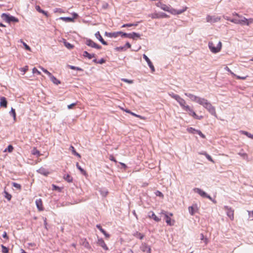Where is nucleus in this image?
Listing matches in <instances>:
<instances>
[{"mask_svg":"<svg viewBox=\"0 0 253 253\" xmlns=\"http://www.w3.org/2000/svg\"><path fill=\"white\" fill-rule=\"evenodd\" d=\"M185 95L188 97L191 101L203 106L210 113L216 117L217 115L215 107L207 99L191 93H185Z\"/></svg>","mask_w":253,"mask_h":253,"instance_id":"obj_1","label":"nucleus"},{"mask_svg":"<svg viewBox=\"0 0 253 253\" xmlns=\"http://www.w3.org/2000/svg\"><path fill=\"white\" fill-rule=\"evenodd\" d=\"M169 96L176 100L182 108L184 110L185 107H187L188 105L186 104V102L183 98L177 94H175L173 93H169Z\"/></svg>","mask_w":253,"mask_h":253,"instance_id":"obj_2","label":"nucleus"},{"mask_svg":"<svg viewBox=\"0 0 253 253\" xmlns=\"http://www.w3.org/2000/svg\"><path fill=\"white\" fill-rule=\"evenodd\" d=\"M209 47L212 53H216L220 51L222 47V43L220 41H219L217 46L215 47L214 43L212 42H209Z\"/></svg>","mask_w":253,"mask_h":253,"instance_id":"obj_3","label":"nucleus"},{"mask_svg":"<svg viewBox=\"0 0 253 253\" xmlns=\"http://www.w3.org/2000/svg\"><path fill=\"white\" fill-rule=\"evenodd\" d=\"M184 110L187 112L189 115L193 117L194 119L201 120L203 118V116H198L193 109H192L189 105L185 107Z\"/></svg>","mask_w":253,"mask_h":253,"instance_id":"obj_4","label":"nucleus"},{"mask_svg":"<svg viewBox=\"0 0 253 253\" xmlns=\"http://www.w3.org/2000/svg\"><path fill=\"white\" fill-rule=\"evenodd\" d=\"M1 18L4 21H5V22H6L7 23H10L11 22H19V20L18 18H17L14 16L9 15L8 14H5V13L2 14Z\"/></svg>","mask_w":253,"mask_h":253,"instance_id":"obj_5","label":"nucleus"},{"mask_svg":"<svg viewBox=\"0 0 253 253\" xmlns=\"http://www.w3.org/2000/svg\"><path fill=\"white\" fill-rule=\"evenodd\" d=\"M240 18V19H237L236 18L232 19V20H230V22L234 23L236 24H241V25H247L248 22V19H247L245 17L242 16V15H240V16L239 17Z\"/></svg>","mask_w":253,"mask_h":253,"instance_id":"obj_6","label":"nucleus"},{"mask_svg":"<svg viewBox=\"0 0 253 253\" xmlns=\"http://www.w3.org/2000/svg\"><path fill=\"white\" fill-rule=\"evenodd\" d=\"M194 191L199 194L201 197L207 198L211 201H212L214 203H216V201L212 200V198L208 195L205 192L198 188H195L193 189Z\"/></svg>","mask_w":253,"mask_h":253,"instance_id":"obj_7","label":"nucleus"},{"mask_svg":"<svg viewBox=\"0 0 253 253\" xmlns=\"http://www.w3.org/2000/svg\"><path fill=\"white\" fill-rule=\"evenodd\" d=\"M149 17H150L152 19H160L163 18H168L169 16L165 13H157L155 12L153 13H151L149 14Z\"/></svg>","mask_w":253,"mask_h":253,"instance_id":"obj_8","label":"nucleus"},{"mask_svg":"<svg viewBox=\"0 0 253 253\" xmlns=\"http://www.w3.org/2000/svg\"><path fill=\"white\" fill-rule=\"evenodd\" d=\"M224 210L226 211L227 215L231 220H233L234 219V210L231 207L228 206H224Z\"/></svg>","mask_w":253,"mask_h":253,"instance_id":"obj_9","label":"nucleus"},{"mask_svg":"<svg viewBox=\"0 0 253 253\" xmlns=\"http://www.w3.org/2000/svg\"><path fill=\"white\" fill-rule=\"evenodd\" d=\"M86 45H87L89 46H90L91 47H94L96 49H100L101 48V46L94 42L93 41H91V40H87L86 42Z\"/></svg>","mask_w":253,"mask_h":253,"instance_id":"obj_10","label":"nucleus"},{"mask_svg":"<svg viewBox=\"0 0 253 253\" xmlns=\"http://www.w3.org/2000/svg\"><path fill=\"white\" fill-rule=\"evenodd\" d=\"M189 212L191 215H193L199 210V208L197 204H193L188 208Z\"/></svg>","mask_w":253,"mask_h":253,"instance_id":"obj_11","label":"nucleus"},{"mask_svg":"<svg viewBox=\"0 0 253 253\" xmlns=\"http://www.w3.org/2000/svg\"><path fill=\"white\" fill-rule=\"evenodd\" d=\"M73 17H61L59 19L66 22H74V19L78 16V14L76 13H73Z\"/></svg>","mask_w":253,"mask_h":253,"instance_id":"obj_12","label":"nucleus"},{"mask_svg":"<svg viewBox=\"0 0 253 253\" xmlns=\"http://www.w3.org/2000/svg\"><path fill=\"white\" fill-rule=\"evenodd\" d=\"M162 213H163L165 215L166 223L169 226L173 225L175 222L174 220L171 219L169 215H168L167 213L163 212H162Z\"/></svg>","mask_w":253,"mask_h":253,"instance_id":"obj_13","label":"nucleus"},{"mask_svg":"<svg viewBox=\"0 0 253 253\" xmlns=\"http://www.w3.org/2000/svg\"><path fill=\"white\" fill-rule=\"evenodd\" d=\"M206 20L208 22L215 23L219 21L220 20V18L218 17H215L210 15H208L206 17Z\"/></svg>","mask_w":253,"mask_h":253,"instance_id":"obj_14","label":"nucleus"},{"mask_svg":"<svg viewBox=\"0 0 253 253\" xmlns=\"http://www.w3.org/2000/svg\"><path fill=\"white\" fill-rule=\"evenodd\" d=\"M143 57L145 60V61L147 62L148 66L151 69L152 72H155V70L154 66H153L152 63L151 62V61L149 59V58L145 54L143 55Z\"/></svg>","mask_w":253,"mask_h":253,"instance_id":"obj_15","label":"nucleus"},{"mask_svg":"<svg viewBox=\"0 0 253 253\" xmlns=\"http://www.w3.org/2000/svg\"><path fill=\"white\" fill-rule=\"evenodd\" d=\"M186 9H187L186 7H185V8H184L183 9H182L181 10H177L173 8H171V9L169 8V10L168 11V12H169L171 14H174V15L180 14H181L182 13H183V12L185 11L186 10Z\"/></svg>","mask_w":253,"mask_h":253,"instance_id":"obj_16","label":"nucleus"},{"mask_svg":"<svg viewBox=\"0 0 253 253\" xmlns=\"http://www.w3.org/2000/svg\"><path fill=\"white\" fill-rule=\"evenodd\" d=\"M97 244L101 247L105 251L108 250V248L106 244H105L104 241L102 238H99L98 239Z\"/></svg>","mask_w":253,"mask_h":253,"instance_id":"obj_17","label":"nucleus"},{"mask_svg":"<svg viewBox=\"0 0 253 253\" xmlns=\"http://www.w3.org/2000/svg\"><path fill=\"white\" fill-rule=\"evenodd\" d=\"M0 106L4 108L7 107V101L5 97H0Z\"/></svg>","mask_w":253,"mask_h":253,"instance_id":"obj_18","label":"nucleus"},{"mask_svg":"<svg viewBox=\"0 0 253 253\" xmlns=\"http://www.w3.org/2000/svg\"><path fill=\"white\" fill-rule=\"evenodd\" d=\"M120 31L111 33L105 32V35L110 38H117L118 36H120Z\"/></svg>","mask_w":253,"mask_h":253,"instance_id":"obj_19","label":"nucleus"},{"mask_svg":"<svg viewBox=\"0 0 253 253\" xmlns=\"http://www.w3.org/2000/svg\"><path fill=\"white\" fill-rule=\"evenodd\" d=\"M140 249L143 252L146 253H151V248L149 246H147L146 244H142Z\"/></svg>","mask_w":253,"mask_h":253,"instance_id":"obj_20","label":"nucleus"},{"mask_svg":"<svg viewBox=\"0 0 253 253\" xmlns=\"http://www.w3.org/2000/svg\"><path fill=\"white\" fill-rule=\"evenodd\" d=\"M38 172L44 176H47L49 174V172L46 169L41 167L38 170Z\"/></svg>","mask_w":253,"mask_h":253,"instance_id":"obj_21","label":"nucleus"},{"mask_svg":"<svg viewBox=\"0 0 253 253\" xmlns=\"http://www.w3.org/2000/svg\"><path fill=\"white\" fill-rule=\"evenodd\" d=\"M36 206H37L38 209H39V210L40 211H42L43 210V208L42 206V199H39L36 200Z\"/></svg>","mask_w":253,"mask_h":253,"instance_id":"obj_22","label":"nucleus"},{"mask_svg":"<svg viewBox=\"0 0 253 253\" xmlns=\"http://www.w3.org/2000/svg\"><path fill=\"white\" fill-rule=\"evenodd\" d=\"M95 36L103 44L107 45V42L103 40L99 31L95 33Z\"/></svg>","mask_w":253,"mask_h":253,"instance_id":"obj_23","label":"nucleus"},{"mask_svg":"<svg viewBox=\"0 0 253 253\" xmlns=\"http://www.w3.org/2000/svg\"><path fill=\"white\" fill-rule=\"evenodd\" d=\"M148 217L149 218L153 219L155 221L159 222L160 221V218L158 217L153 211H150L149 212Z\"/></svg>","mask_w":253,"mask_h":253,"instance_id":"obj_24","label":"nucleus"},{"mask_svg":"<svg viewBox=\"0 0 253 253\" xmlns=\"http://www.w3.org/2000/svg\"><path fill=\"white\" fill-rule=\"evenodd\" d=\"M51 81L52 82V83L55 84H59L61 83L60 81H59L56 77H55L54 76L51 75V76L49 77Z\"/></svg>","mask_w":253,"mask_h":253,"instance_id":"obj_25","label":"nucleus"},{"mask_svg":"<svg viewBox=\"0 0 253 253\" xmlns=\"http://www.w3.org/2000/svg\"><path fill=\"white\" fill-rule=\"evenodd\" d=\"M201 155H204L205 156V157L207 158V159L211 161V162H212V163H214V161L213 160V159H212V158L211 157V156L210 155H209L208 153H207L206 152H202V153H200Z\"/></svg>","mask_w":253,"mask_h":253,"instance_id":"obj_26","label":"nucleus"},{"mask_svg":"<svg viewBox=\"0 0 253 253\" xmlns=\"http://www.w3.org/2000/svg\"><path fill=\"white\" fill-rule=\"evenodd\" d=\"M83 56L84 57H87L89 59H91L94 57V54H90L86 51H84L83 52Z\"/></svg>","mask_w":253,"mask_h":253,"instance_id":"obj_27","label":"nucleus"},{"mask_svg":"<svg viewBox=\"0 0 253 253\" xmlns=\"http://www.w3.org/2000/svg\"><path fill=\"white\" fill-rule=\"evenodd\" d=\"M77 168L78 169L81 171V172L84 175H87V173L85 170H84L83 169L81 168V167L79 165V163H77L76 164Z\"/></svg>","mask_w":253,"mask_h":253,"instance_id":"obj_28","label":"nucleus"},{"mask_svg":"<svg viewBox=\"0 0 253 253\" xmlns=\"http://www.w3.org/2000/svg\"><path fill=\"white\" fill-rule=\"evenodd\" d=\"M32 154L34 155H37L38 157L41 156V154L40 151L37 149L36 148L34 147L32 151Z\"/></svg>","mask_w":253,"mask_h":253,"instance_id":"obj_29","label":"nucleus"},{"mask_svg":"<svg viewBox=\"0 0 253 253\" xmlns=\"http://www.w3.org/2000/svg\"><path fill=\"white\" fill-rule=\"evenodd\" d=\"M190 129L193 130V131H195L197 133H198L203 138H206V136L200 130H196L192 127H190Z\"/></svg>","mask_w":253,"mask_h":253,"instance_id":"obj_30","label":"nucleus"},{"mask_svg":"<svg viewBox=\"0 0 253 253\" xmlns=\"http://www.w3.org/2000/svg\"><path fill=\"white\" fill-rule=\"evenodd\" d=\"M64 179L68 182H72L73 181V178L68 174L64 176Z\"/></svg>","mask_w":253,"mask_h":253,"instance_id":"obj_31","label":"nucleus"},{"mask_svg":"<svg viewBox=\"0 0 253 253\" xmlns=\"http://www.w3.org/2000/svg\"><path fill=\"white\" fill-rule=\"evenodd\" d=\"M9 114L11 115L13 118V120L14 121H16V114L15 112V110L13 108H11L10 111L9 112Z\"/></svg>","mask_w":253,"mask_h":253,"instance_id":"obj_32","label":"nucleus"},{"mask_svg":"<svg viewBox=\"0 0 253 253\" xmlns=\"http://www.w3.org/2000/svg\"><path fill=\"white\" fill-rule=\"evenodd\" d=\"M70 148L71 150L72 153L74 155L77 156V157H78L80 158L81 157L80 154L76 152L75 148L73 146H71Z\"/></svg>","mask_w":253,"mask_h":253,"instance_id":"obj_33","label":"nucleus"},{"mask_svg":"<svg viewBox=\"0 0 253 253\" xmlns=\"http://www.w3.org/2000/svg\"><path fill=\"white\" fill-rule=\"evenodd\" d=\"M130 35L132 37L131 38H129V39H132L133 40L136 39V38H139L140 36L139 34L133 32L132 33H130Z\"/></svg>","mask_w":253,"mask_h":253,"instance_id":"obj_34","label":"nucleus"},{"mask_svg":"<svg viewBox=\"0 0 253 253\" xmlns=\"http://www.w3.org/2000/svg\"><path fill=\"white\" fill-rule=\"evenodd\" d=\"M200 236H201V240L203 241V242H204L205 244L206 245H207L209 242V241H208V239L206 237H205L203 234H201L200 235Z\"/></svg>","mask_w":253,"mask_h":253,"instance_id":"obj_35","label":"nucleus"},{"mask_svg":"<svg viewBox=\"0 0 253 253\" xmlns=\"http://www.w3.org/2000/svg\"><path fill=\"white\" fill-rule=\"evenodd\" d=\"M120 33H121V34H120V36L122 37H127L128 38L132 37L130 35V33L127 34V33H124L121 31H120Z\"/></svg>","mask_w":253,"mask_h":253,"instance_id":"obj_36","label":"nucleus"},{"mask_svg":"<svg viewBox=\"0 0 253 253\" xmlns=\"http://www.w3.org/2000/svg\"><path fill=\"white\" fill-rule=\"evenodd\" d=\"M161 8L162 9H163V10L164 11H168L169 10V6H168L166 4H163Z\"/></svg>","mask_w":253,"mask_h":253,"instance_id":"obj_37","label":"nucleus"},{"mask_svg":"<svg viewBox=\"0 0 253 253\" xmlns=\"http://www.w3.org/2000/svg\"><path fill=\"white\" fill-rule=\"evenodd\" d=\"M240 132H241V133H242V134H243L244 135H246L248 137H250L251 138H253V135L251 134V133H249L248 132L246 131H243V130H241Z\"/></svg>","mask_w":253,"mask_h":253,"instance_id":"obj_38","label":"nucleus"},{"mask_svg":"<svg viewBox=\"0 0 253 253\" xmlns=\"http://www.w3.org/2000/svg\"><path fill=\"white\" fill-rule=\"evenodd\" d=\"M130 114H131V115H132L133 116H135V117H136L137 118H139L141 120H145V118L144 117H143V116H140V115H137V114H135V113H133L132 112H131Z\"/></svg>","mask_w":253,"mask_h":253,"instance_id":"obj_39","label":"nucleus"},{"mask_svg":"<svg viewBox=\"0 0 253 253\" xmlns=\"http://www.w3.org/2000/svg\"><path fill=\"white\" fill-rule=\"evenodd\" d=\"M134 236L141 240L144 238V235L139 232H136Z\"/></svg>","mask_w":253,"mask_h":253,"instance_id":"obj_40","label":"nucleus"},{"mask_svg":"<svg viewBox=\"0 0 253 253\" xmlns=\"http://www.w3.org/2000/svg\"><path fill=\"white\" fill-rule=\"evenodd\" d=\"M12 186L13 187H14L15 188H17L18 190H21V185L20 184L15 183V182H13L12 183Z\"/></svg>","mask_w":253,"mask_h":253,"instance_id":"obj_41","label":"nucleus"},{"mask_svg":"<svg viewBox=\"0 0 253 253\" xmlns=\"http://www.w3.org/2000/svg\"><path fill=\"white\" fill-rule=\"evenodd\" d=\"M1 247L2 248V252L3 253H8L9 250L7 248L3 246V245H1Z\"/></svg>","mask_w":253,"mask_h":253,"instance_id":"obj_42","label":"nucleus"},{"mask_svg":"<svg viewBox=\"0 0 253 253\" xmlns=\"http://www.w3.org/2000/svg\"><path fill=\"white\" fill-rule=\"evenodd\" d=\"M137 25H138L137 23H136V24H125L122 26V27H130L131 26H137Z\"/></svg>","mask_w":253,"mask_h":253,"instance_id":"obj_43","label":"nucleus"},{"mask_svg":"<svg viewBox=\"0 0 253 253\" xmlns=\"http://www.w3.org/2000/svg\"><path fill=\"white\" fill-rule=\"evenodd\" d=\"M20 42H22L23 43V45L24 46V47L26 50H27L28 51L31 50V49L30 47V46L29 45H28L25 42H24L22 40H21Z\"/></svg>","mask_w":253,"mask_h":253,"instance_id":"obj_44","label":"nucleus"},{"mask_svg":"<svg viewBox=\"0 0 253 253\" xmlns=\"http://www.w3.org/2000/svg\"><path fill=\"white\" fill-rule=\"evenodd\" d=\"M64 45L66 47H67L69 49H72L73 47V45H72L71 43L66 42H64Z\"/></svg>","mask_w":253,"mask_h":253,"instance_id":"obj_45","label":"nucleus"},{"mask_svg":"<svg viewBox=\"0 0 253 253\" xmlns=\"http://www.w3.org/2000/svg\"><path fill=\"white\" fill-rule=\"evenodd\" d=\"M13 147L12 145H9L8 146L7 148L4 151L5 152L8 151L9 152H11L13 151Z\"/></svg>","mask_w":253,"mask_h":253,"instance_id":"obj_46","label":"nucleus"},{"mask_svg":"<svg viewBox=\"0 0 253 253\" xmlns=\"http://www.w3.org/2000/svg\"><path fill=\"white\" fill-rule=\"evenodd\" d=\"M32 72L33 74H37L39 75H41V73L35 67L33 69Z\"/></svg>","mask_w":253,"mask_h":253,"instance_id":"obj_47","label":"nucleus"},{"mask_svg":"<svg viewBox=\"0 0 253 253\" xmlns=\"http://www.w3.org/2000/svg\"><path fill=\"white\" fill-rule=\"evenodd\" d=\"M69 68L72 70H76L77 71H82V69L81 68L78 67H75L74 66L70 65Z\"/></svg>","mask_w":253,"mask_h":253,"instance_id":"obj_48","label":"nucleus"},{"mask_svg":"<svg viewBox=\"0 0 253 253\" xmlns=\"http://www.w3.org/2000/svg\"><path fill=\"white\" fill-rule=\"evenodd\" d=\"M155 194L157 196H159V197H162V198H163L164 197V195L163 194V193L160 192V191H157L156 192H155Z\"/></svg>","mask_w":253,"mask_h":253,"instance_id":"obj_49","label":"nucleus"},{"mask_svg":"<svg viewBox=\"0 0 253 253\" xmlns=\"http://www.w3.org/2000/svg\"><path fill=\"white\" fill-rule=\"evenodd\" d=\"M5 197L8 200H10L11 199V195L9 194H8L7 192H5Z\"/></svg>","mask_w":253,"mask_h":253,"instance_id":"obj_50","label":"nucleus"},{"mask_svg":"<svg viewBox=\"0 0 253 253\" xmlns=\"http://www.w3.org/2000/svg\"><path fill=\"white\" fill-rule=\"evenodd\" d=\"M234 77H235L237 79H240V80H245L246 79V78L248 77V76H245V77H241V76H237L236 75V76H234Z\"/></svg>","mask_w":253,"mask_h":253,"instance_id":"obj_51","label":"nucleus"},{"mask_svg":"<svg viewBox=\"0 0 253 253\" xmlns=\"http://www.w3.org/2000/svg\"><path fill=\"white\" fill-rule=\"evenodd\" d=\"M54 12H58L59 13H64V11L61 8H56L54 10Z\"/></svg>","mask_w":253,"mask_h":253,"instance_id":"obj_52","label":"nucleus"},{"mask_svg":"<svg viewBox=\"0 0 253 253\" xmlns=\"http://www.w3.org/2000/svg\"><path fill=\"white\" fill-rule=\"evenodd\" d=\"M225 69L229 72L233 76H236V74H235L233 72H232L231 71V70L227 67L226 66L225 68Z\"/></svg>","mask_w":253,"mask_h":253,"instance_id":"obj_53","label":"nucleus"},{"mask_svg":"<svg viewBox=\"0 0 253 253\" xmlns=\"http://www.w3.org/2000/svg\"><path fill=\"white\" fill-rule=\"evenodd\" d=\"M77 103H73L71 104H70L69 105L67 106V108L68 109H71L73 108V107H74L75 106H76L77 105Z\"/></svg>","mask_w":253,"mask_h":253,"instance_id":"obj_54","label":"nucleus"},{"mask_svg":"<svg viewBox=\"0 0 253 253\" xmlns=\"http://www.w3.org/2000/svg\"><path fill=\"white\" fill-rule=\"evenodd\" d=\"M96 227L102 232H105V230L102 228L100 225L97 224L96 225Z\"/></svg>","mask_w":253,"mask_h":253,"instance_id":"obj_55","label":"nucleus"},{"mask_svg":"<svg viewBox=\"0 0 253 253\" xmlns=\"http://www.w3.org/2000/svg\"><path fill=\"white\" fill-rule=\"evenodd\" d=\"M28 66H25V67L20 69V71L23 72L24 73H26L28 71Z\"/></svg>","mask_w":253,"mask_h":253,"instance_id":"obj_56","label":"nucleus"},{"mask_svg":"<svg viewBox=\"0 0 253 253\" xmlns=\"http://www.w3.org/2000/svg\"><path fill=\"white\" fill-rule=\"evenodd\" d=\"M109 159L112 161L115 162V163L117 162V161H116V160L113 155H110L109 156Z\"/></svg>","mask_w":253,"mask_h":253,"instance_id":"obj_57","label":"nucleus"},{"mask_svg":"<svg viewBox=\"0 0 253 253\" xmlns=\"http://www.w3.org/2000/svg\"><path fill=\"white\" fill-rule=\"evenodd\" d=\"M122 81H123L125 82L129 83V84H132L133 83V81L132 80H128L126 79H123Z\"/></svg>","mask_w":253,"mask_h":253,"instance_id":"obj_58","label":"nucleus"},{"mask_svg":"<svg viewBox=\"0 0 253 253\" xmlns=\"http://www.w3.org/2000/svg\"><path fill=\"white\" fill-rule=\"evenodd\" d=\"M40 13H42L43 14H44L47 17H48V14L47 12L46 11L42 10V9L41 10Z\"/></svg>","mask_w":253,"mask_h":253,"instance_id":"obj_59","label":"nucleus"},{"mask_svg":"<svg viewBox=\"0 0 253 253\" xmlns=\"http://www.w3.org/2000/svg\"><path fill=\"white\" fill-rule=\"evenodd\" d=\"M248 22L247 23V26L250 25L251 24L253 23V18L248 19Z\"/></svg>","mask_w":253,"mask_h":253,"instance_id":"obj_60","label":"nucleus"},{"mask_svg":"<svg viewBox=\"0 0 253 253\" xmlns=\"http://www.w3.org/2000/svg\"><path fill=\"white\" fill-rule=\"evenodd\" d=\"M35 8H36V10L40 13L41 11V10H42L39 5H36Z\"/></svg>","mask_w":253,"mask_h":253,"instance_id":"obj_61","label":"nucleus"},{"mask_svg":"<svg viewBox=\"0 0 253 253\" xmlns=\"http://www.w3.org/2000/svg\"><path fill=\"white\" fill-rule=\"evenodd\" d=\"M43 72L46 74L49 77L51 76V73L48 72L46 69L43 70Z\"/></svg>","mask_w":253,"mask_h":253,"instance_id":"obj_62","label":"nucleus"},{"mask_svg":"<svg viewBox=\"0 0 253 253\" xmlns=\"http://www.w3.org/2000/svg\"><path fill=\"white\" fill-rule=\"evenodd\" d=\"M120 108L121 110H123L124 111H125L127 113L130 114V113H131V111L129 110L124 109L123 108H122L121 107H120Z\"/></svg>","mask_w":253,"mask_h":253,"instance_id":"obj_63","label":"nucleus"},{"mask_svg":"<svg viewBox=\"0 0 253 253\" xmlns=\"http://www.w3.org/2000/svg\"><path fill=\"white\" fill-rule=\"evenodd\" d=\"M2 237H3V238H5L6 239H8V236L7 235V233H6V232L5 231H4L3 232V234L2 235Z\"/></svg>","mask_w":253,"mask_h":253,"instance_id":"obj_64","label":"nucleus"}]
</instances>
